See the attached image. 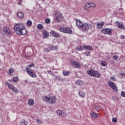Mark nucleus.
<instances>
[{"instance_id":"10","label":"nucleus","mask_w":125,"mask_h":125,"mask_svg":"<svg viewBox=\"0 0 125 125\" xmlns=\"http://www.w3.org/2000/svg\"><path fill=\"white\" fill-rule=\"evenodd\" d=\"M90 27H91V24H88L87 23H85L83 24L82 28L83 32H88Z\"/></svg>"},{"instance_id":"24","label":"nucleus","mask_w":125,"mask_h":125,"mask_svg":"<svg viewBox=\"0 0 125 125\" xmlns=\"http://www.w3.org/2000/svg\"><path fill=\"white\" fill-rule=\"evenodd\" d=\"M79 95L81 97H84L85 96V93L83 91H80L79 92Z\"/></svg>"},{"instance_id":"22","label":"nucleus","mask_w":125,"mask_h":125,"mask_svg":"<svg viewBox=\"0 0 125 125\" xmlns=\"http://www.w3.org/2000/svg\"><path fill=\"white\" fill-rule=\"evenodd\" d=\"M63 75L65 76V77H68L69 75H70V71L66 70H63Z\"/></svg>"},{"instance_id":"8","label":"nucleus","mask_w":125,"mask_h":125,"mask_svg":"<svg viewBox=\"0 0 125 125\" xmlns=\"http://www.w3.org/2000/svg\"><path fill=\"white\" fill-rule=\"evenodd\" d=\"M101 33L104 34V35L111 36L112 35V29L110 28H104L101 30Z\"/></svg>"},{"instance_id":"45","label":"nucleus","mask_w":125,"mask_h":125,"mask_svg":"<svg viewBox=\"0 0 125 125\" xmlns=\"http://www.w3.org/2000/svg\"><path fill=\"white\" fill-rule=\"evenodd\" d=\"M37 122L38 124H42V121L40 120L39 119H37Z\"/></svg>"},{"instance_id":"1","label":"nucleus","mask_w":125,"mask_h":125,"mask_svg":"<svg viewBox=\"0 0 125 125\" xmlns=\"http://www.w3.org/2000/svg\"><path fill=\"white\" fill-rule=\"evenodd\" d=\"M14 31L19 36H24L27 34V29L22 23H17L14 26Z\"/></svg>"},{"instance_id":"29","label":"nucleus","mask_w":125,"mask_h":125,"mask_svg":"<svg viewBox=\"0 0 125 125\" xmlns=\"http://www.w3.org/2000/svg\"><path fill=\"white\" fill-rule=\"evenodd\" d=\"M37 28L39 30H42L43 29V26L42 24H39L37 25Z\"/></svg>"},{"instance_id":"34","label":"nucleus","mask_w":125,"mask_h":125,"mask_svg":"<svg viewBox=\"0 0 125 125\" xmlns=\"http://www.w3.org/2000/svg\"><path fill=\"white\" fill-rule=\"evenodd\" d=\"M45 22L46 23V24H49V23H50V19H46L45 20Z\"/></svg>"},{"instance_id":"19","label":"nucleus","mask_w":125,"mask_h":125,"mask_svg":"<svg viewBox=\"0 0 125 125\" xmlns=\"http://www.w3.org/2000/svg\"><path fill=\"white\" fill-rule=\"evenodd\" d=\"M43 39H47V38L49 37V33L47 32V31L45 30H43Z\"/></svg>"},{"instance_id":"17","label":"nucleus","mask_w":125,"mask_h":125,"mask_svg":"<svg viewBox=\"0 0 125 125\" xmlns=\"http://www.w3.org/2000/svg\"><path fill=\"white\" fill-rule=\"evenodd\" d=\"M76 25L78 28H82L83 23L80 20H76Z\"/></svg>"},{"instance_id":"53","label":"nucleus","mask_w":125,"mask_h":125,"mask_svg":"<svg viewBox=\"0 0 125 125\" xmlns=\"http://www.w3.org/2000/svg\"><path fill=\"white\" fill-rule=\"evenodd\" d=\"M124 125H125V124H124Z\"/></svg>"},{"instance_id":"20","label":"nucleus","mask_w":125,"mask_h":125,"mask_svg":"<svg viewBox=\"0 0 125 125\" xmlns=\"http://www.w3.org/2000/svg\"><path fill=\"white\" fill-rule=\"evenodd\" d=\"M35 104V101L34 100L31 99L28 100V104L29 106H33Z\"/></svg>"},{"instance_id":"5","label":"nucleus","mask_w":125,"mask_h":125,"mask_svg":"<svg viewBox=\"0 0 125 125\" xmlns=\"http://www.w3.org/2000/svg\"><path fill=\"white\" fill-rule=\"evenodd\" d=\"M107 84H108L109 87H111L112 89H113L115 92H118V87H117V85L115 83L112 82V81H109L107 83Z\"/></svg>"},{"instance_id":"18","label":"nucleus","mask_w":125,"mask_h":125,"mask_svg":"<svg viewBox=\"0 0 125 125\" xmlns=\"http://www.w3.org/2000/svg\"><path fill=\"white\" fill-rule=\"evenodd\" d=\"M105 25V22L104 21L101 22L100 23H97V29H101Z\"/></svg>"},{"instance_id":"3","label":"nucleus","mask_w":125,"mask_h":125,"mask_svg":"<svg viewBox=\"0 0 125 125\" xmlns=\"http://www.w3.org/2000/svg\"><path fill=\"white\" fill-rule=\"evenodd\" d=\"M62 20H63V15H62V14L60 12L56 13L55 14L54 21L57 22V23H60Z\"/></svg>"},{"instance_id":"38","label":"nucleus","mask_w":125,"mask_h":125,"mask_svg":"<svg viewBox=\"0 0 125 125\" xmlns=\"http://www.w3.org/2000/svg\"><path fill=\"white\" fill-rule=\"evenodd\" d=\"M121 96L122 97H125V91H122L121 92Z\"/></svg>"},{"instance_id":"37","label":"nucleus","mask_w":125,"mask_h":125,"mask_svg":"<svg viewBox=\"0 0 125 125\" xmlns=\"http://www.w3.org/2000/svg\"><path fill=\"white\" fill-rule=\"evenodd\" d=\"M113 59H114L115 60H117V59H119V56L118 55L114 56Z\"/></svg>"},{"instance_id":"41","label":"nucleus","mask_w":125,"mask_h":125,"mask_svg":"<svg viewBox=\"0 0 125 125\" xmlns=\"http://www.w3.org/2000/svg\"><path fill=\"white\" fill-rule=\"evenodd\" d=\"M83 48H84V49L85 50H88V46L87 45L83 46Z\"/></svg>"},{"instance_id":"46","label":"nucleus","mask_w":125,"mask_h":125,"mask_svg":"<svg viewBox=\"0 0 125 125\" xmlns=\"http://www.w3.org/2000/svg\"><path fill=\"white\" fill-rule=\"evenodd\" d=\"M14 71V70H13V69H10L9 70V73H10V74H11V73H13Z\"/></svg>"},{"instance_id":"44","label":"nucleus","mask_w":125,"mask_h":125,"mask_svg":"<svg viewBox=\"0 0 125 125\" xmlns=\"http://www.w3.org/2000/svg\"><path fill=\"white\" fill-rule=\"evenodd\" d=\"M28 125V121L23 120V125Z\"/></svg>"},{"instance_id":"6","label":"nucleus","mask_w":125,"mask_h":125,"mask_svg":"<svg viewBox=\"0 0 125 125\" xmlns=\"http://www.w3.org/2000/svg\"><path fill=\"white\" fill-rule=\"evenodd\" d=\"M11 30V28L7 26H5L3 28V32L8 36H12V31Z\"/></svg>"},{"instance_id":"48","label":"nucleus","mask_w":125,"mask_h":125,"mask_svg":"<svg viewBox=\"0 0 125 125\" xmlns=\"http://www.w3.org/2000/svg\"><path fill=\"white\" fill-rule=\"evenodd\" d=\"M24 58H26V59H29L30 58V56H27V55H25L24 56Z\"/></svg>"},{"instance_id":"14","label":"nucleus","mask_w":125,"mask_h":125,"mask_svg":"<svg viewBox=\"0 0 125 125\" xmlns=\"http://www.w3.org/2000/svg\"><path fill=\"white\" fill-rule=\"evenodd\" d=\"M57 115L61 116V117H65L66 116V113L64 111H61V110H58L56 111Z\"/></svg>"},{"instance_id":"7","label":"nucleus","mask_w":125,"mask_h":125,"mask_svg":"<svg viewBox=\"0 0 125 125\" xmlns=\"http://www.w3.org/2000/svg\"><path fill=\"white\" fill-rule=\"evenodd\" d=\"M60 32H62V33H66V34H72V31L71 30L70 28H67L66 27H61L60 29Z\"/></svg>"},{"instance_id":"50","label":"nucleus","mask_w":125,"mask_h":125,"mask_svg":"<svg viewBox=\"0 0 125 125\" xmlns=\"http://www.w3.org/2000/svg\"><path fill=\"white\" fill-rule=\"evenodd\" d=\"M121 76H123V77H125V73H121Z\"/></svg>"},{"instance_id":"35","label":"nucleus","mask_w":125,"mask_h":125,"mask_svg":"<svg viewBox=\"0 0 125 125\" xmlns=\"http://www.w3.org/2000/svg\"><path fill=\"white\" fill-rule=\"evenodd\" d=\"M85 55L86 56H90V52L88 51H86V52L84 53Z\"/></svg>"},{"instance_id":"23","label":"nucleus","mask_w":125,"mask_h":125,"mask_svg":"<svg viewBox=\"0 0 125 125\" xmlns=\"http://www.w3.org/2000/svg\"><path fill=\"white\" fill-rule=\"evenodd\" d=\"M76 84H77V85H83V82L82 80H79L76 81Z\"/></svg>"},{"instance_id":"13","label":"nucleus","mask_w":125,"mask_h":125,"mask_svg":"<svg viewBox=\"0 0 125 125\" xmlns=\"http://www.w3.org/2000/svg\"><path fill=\"white\" fill-rule=\"evenodd\" d=\"M57 47V46H52L48 47L47 48H44V51L45 52H49V51H51V50H53V49H55Z\"/></svg>"},{"instance_id":"9","label":"nucleus","mask_w":125,"mask_h":125,"mask_svg":"<svg viewBox=\"0 0 125 125\" xmlns=\"http://www.w3.org/2000/svg\"><path fill=\"white\" fill-rule=\"evenodd\" d=\"M26 71L27 74H28L30 77H32V78H37V74L34 73L31 69H30L28 67H26Z\"/></svg>"},{"instance_id":"42","label":"nucleus","mask_w":125,"mask_h":125,"mask_svg":"<svg viewBox=\"0 0 125 125\" xmlns=\"http://www.w3.org/2000/svg\"><path fill=\"white\" fill-rule=\"evenodd\" d=\"M47 72L49 75H52V74H53V72H52L51 70H48Z\"/></svg>"},{"instance_id":"43","label":"nucleus","mask_w":125,"mask_h":125,"mask_svg":"<svg viewBox=\"0 0 125 125\" xmlns=\"http://www.w3.org/2000/svg\"><path fill=\"white\" fill-rule=\"evenodd\" d=\"M110 80H111V81H114V82H116V78H114L113 77H111Z\"/></svg>"},{"instance_id":"12","label":"nucleus","mask_w":125,"mask_h":125,"mask_svg":"<svg viewBox=\"0 0 125 125\" xmlns=\"http://www.w3.org/2000/svg\"><path fill=\"white\" fill-rule=\"evenodd\" d=\"M71 66L74 68H80L81 64L78 62L74 61L71 63Z\"/></svg>"},{"instance_id":"36","label":"nucleus","mask_w":125,"mask_h":125,"mask_svg":"<svg viewBox=\"0 0 125 125\" xmlns=\"http://www.w3.org/2000/svg\"><path fill=\"white\" fill-rule=\"evenodd\" d=\"M35 66V64L34 63H31L29 64L27 67H29V68H32V67H34Z\"/></svg>"},{"instance_id":"16","label":"nucleus","mask_w":125,"mask_h":125,"mask_svg":"<svg viewBox=\"0 0 125 125\" xmlns=\"http://www.w3.org/2000/svg\"><path fill=\"white\" fill-rule=\"evenodd\" d=\"M50 34H51V35H52L53 37H54L55 38H59L60 37V35L54 30H51Z\"/></svg>"},{"instance_id":"49","label":"nucleus","mask_w":125,"mask_h":125,"mask_svg":"<svg viewBox=\"0 0 125 125\" xmlns=\"http://www.w3.org/2000/svg\"><path fill=\"white\" fill-rule=\"evenodd\" d=\"M121 39H122V40H124L125 39V35H122L121 36Z\"/></svg>"},{"instance_id":"28","label":"nucleus","mask_w":125,"mask_h":125,"mask_svg":"<svg viewBox=\"0 0 125 125\" xmlns=\"http://www.w3.org/2000/svg\"><path fill=\"white\" fill-rule=\"evenodd\" d=\"M55 80L56 81H63V79L61 78L60 77H59L58 76H55Z\"/></svg>"},{"instance_id":"21","label":"nucleus","mask_w":125,"mask_h":125,"mask_svg":"<svg viewBox=\"0 0 125 125\" xmlns=\"http://www.w3.org/2000/svg\"><path fill=\"white\" fill-rule=\"evenodd\" d=\"M17 16L19 17V18L22 19V18H24V14H23V13L21 12H19L17 13Z\"/></svg>"},{"instance_id":"4","label":"nucleus","mask_w":125,"mask_h":125,"mask_svg":"<svg viewBox=\"0 0 125 125\" xmlns=\"http://www.w3.org/2000/svg\"><path fill=\"white\" fill-rule=\"evenodd\" d=\"M87 74L91 77H94L95 78H100L101 77V75L98 71H95L92 70H87Z\"/></svg>"},{"instance_id":"31","label":"nucleus","mask_w":125,"mask_h":125,"mask_svg":"<svg viewBox=\"0 0 125 125\" xmlns=\"http://www.w3.org/2000/svg\"><path fill=\"white\" fill-rule=\"evenodd\" d=\"M12 91H14V92H15L16 93H17L18 92V89L17 88L15 87H13V88L12 89Z\"/></svg>"},{"instance_id":"27","label":"nucleus","mask_w":125,"mask_h":125,"mask_svg":"<svg viewBox=\"0 0 125 125\" xmlns=\"http://www.w3.org/2000/svg\"><path fill=\"white\" fill-rule=\"evenodd\" d=\"M92 117L93 118H98L99 117V115L97 113H95V112H93L91 114Z\"/></svg>"},{"instance_id":"15","label":"nucleus","mask_w":125,"mask_h":125,"mask_svg":"<svg viewBox=\"0 0 125 125\" xmlns=\"http://www.w3.org/2000/svg\"><path fill=\"white\" fill-rule=\"evenodd\" d=\"M116 24H117V26L119 29H121V30L125 29V26L123 25L122 22H120V21H116Z\"/></svg>"},{"instance_id":"40","label":"nucleus","mask_w":125,"mask_h":125,"mask_svg":"<svg viewBox=\"0 0 125 125\" xmlns=\"http://www.w3.org/2000/svg\"><path fill=\"white\" fill-rule=\"evenodd\" d=\"M112 122H113V123H117V118H113L112 119Z\"/></svg>"},{"instance_id":"25","label":"nucleus","mask_w":125,"mask_h":125,"mask_svg":"<svg viewBox=\"0 0 125 125\" xmlns=\"http://www.w3.org/2000/svg\"><path fill=\"white\" fill-rule=\"evenodd\" d=\"M6 85H7L8 86V87H9V88H10V89H12V88L14 87V86L9 83H8V82H7L6 83Z\"/></svg>"},{"instance_id":"51","label":"nucleus","mask_w":125,"mask_h":125,"mask_svg":"<svg viewBox=\"0 0 125 125\" xmlns=\"http://www.w3.org/2000/svg\"><path fill=\"white\" fill-rule=\"evenodd\" d=\"M20 125H24V121L21 122L20 124Z\"/></svg>"},{"instance_id":"52","label":"nucleus","mask_w":125,"mask_h":125,"mask_svg":"<svg viewBox=\"0 0 125 125\" xmlns=\"http://www.w3.org/2000/svg\"><path fill=\"white\" fill-rule=\"evenodd\" d=\"M20 2H22V0H20Z\"/></svg>"},{"instance_id":"47","label":"nucleus","mask_w":125,"mask_h":125,"mask_svg":"<svg viewBox=\"0 0 125 125\" xmlns=\"http://www.w3.org/2000/svg\"><path fill=\"white\" fill-rule=\"evenodd\" d=\"M112 99H113V100H117V97L113 96L112 97Z\"/></svg>"},{"instance_id":"39","label":"nucleus","mask_w":125,"mask_h":125,"mask_svg":"<svg viewBox=\"0 0 125 125\" xmlns=\"http://www.w3.org/2000/svg\"><path fill=\"white\" fill-rule=\"evenodd\" d=\"M93 49V47L92 46H88V50H92Z\"/></svg>"},{"instance_id":"30","label":"nucleus","mask_w":125,"mask_h":125,"mask_svg":"<svg viewBox=\"0 0 125 125\" xmlns=\"http://www.w3.org/2000/svg\"><path fill=\"white\" fill-rule=\"evenodd\" d=\"M13 81L14 83H18V81H19V78H18V77H15L13 78Z\"/></svg>"},{"instance_id":"11","label":"nucleus","mask_w":125,"mask_h":125,"mask_svg":"<svg viewBox=\"0 0 125 125\" xmlns=\"http://www.w3.org/2000/svg\"><path fill=\"white\" fill-rule=\"evenodd\" d=\"M96 6V5L94 3H88L85 6L84 9H86V10H87V9H88V8H90V7H95Z\"/></svg>"},{"instance_id":"33","label":"nucleus","mask_w":125,"mask_h":125,"mask_svg":"<svg viewBox=\"0 0 125 125\" xmlns=\"http://www.w3.org/2000/svg\"><path fill=\"white\" fill-rule=\"evenodd\" d=\"M76 50L82 51V50H83V48H82L81 46H78L76 47Z\"/></svg>"},{"instance_id":"26","label":"nucleus","mask_w":125,"mask_h":125,"mask_svg":"<svg viewBox=\"0 0 125 125\" xmlns=\"http://www.w3.org/2000/svg\"><path fill=\"white\" fill-rule=\"evenodd\" d=\"M101 65L104 67L107 66V62L105 61H102L101 62Z\"/></svg>"},{"instance_id":"32","label":"nucleus","mask_w":125,"mask_h":125,"mask_svg":"<svg viewBox=\"0 0 125 125\" xmlns=\"http://www.w3.org/2000/svg\"><path fill=\"white\" fill-rule=\"evenodd\" d=\"M26 24L27 26H32V21L28 20L27 21Z\"/></svg>"},{"instance_id":"2","label":"nucleus","mask_w":125,"mask_h":125,"mask_svg":"<svg viewBox=\"0 0 125 125\" xmlns=\"http://www.w3.org/2000/svg\"><path fill=\"white\" fill-rule=\"evenodd\" d=\"M43 100L49 103L50 104H54L56 101V98L54 96H52L51 98L47 96H44L42 98Z\"/></svg>"}]
</instances>
